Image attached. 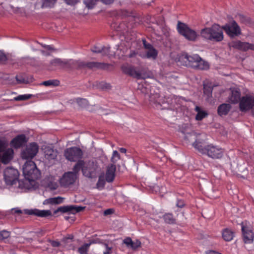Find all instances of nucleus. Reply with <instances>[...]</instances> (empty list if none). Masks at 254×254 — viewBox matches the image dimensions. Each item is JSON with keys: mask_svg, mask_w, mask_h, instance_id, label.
Wrapping results in <instances>:
<instances>
[{"mask_svg": "<svg viewBox=\"0 0 254 254\" xmlns=\"http://www.w3.org/2000/svg\"><path fill=\"white\" fill-rule=\"evenodd\" d=\"M80 169L84 176L92 178L96 176L99 171V167L97 162L93 161L79 160L74 165L73 170L75 172H78Z\"/></svg>", "mask_w": 254, "mask_h": 254, "instance_id": "nucleus-1", "label": "nucleus"}, {"mask_svg": "<svg viewBox=\"0 0 254 254\" xmlns=\"http://www.w3.org/2000/svg\"><path fill=\"white\" fill-rule=\"evenodd\" d=\"M200 34L205 39L216 42H220L224 38L222 28L217 24L202 29Z\"/></svg>", "mask_w": 254, "mask_h": 254, "instance_id": "nucleus-2", "label": "nucleus"}, {"mask_svg": "<svg viewBox=\"0 0 254 254\" xmlns=\"http://www.w3.org/2000/svg\"><path fill=\"white\" fill-rule=\"evenodd\" d=\"M194 148L202 154L206 155L208 157L214 159L221 158L224 154L222 148L212 144L202 147L201 145H194Z\"/></svg>", "mask_w": 254, "mask_h": 254, "instance_id": "nucleus-3", "label": "nucleus"}, {"mask_svg": "<svg viewBox=\"0 0 254 254\" xmlns=\"http://www.w3.org/2000/svg\"><path fill=\"white\" fill-rule=\"evenodd\" d=\"M23 173L25 178L28 179H37L40 176L39 171L35 163L32 161H28L23 167Z\"/></svg>", "mask_w": 254, "mask_h": 254, "instance_id": "nucleus-4", "label": "nucleus"}, {"mask_svg": "<svg viewBox=\"0 0 254 254\" xmlns=\"http://www.w3.org/2000/svg\"><path fill=\"white\" fill-rule=\"evenodd\" d=\"M177 29L179 32L190 41H194L197 38V34L193 30L190 28L184 23L179 22Z\"/></svg>", "mask_w": 254, "mask_h": 254, "instance_id": "nucleus-5", "label": "nucleus"}, {"mask_svg": "<svg viewBox=\"0 0 254 254\" xmlns=\"http://www.w3.org/2000/svg\"><path fill=\"white\" fill-rule=\"evenodd\" d=\"M241 225L245 243L247 244L252 243L254 239V234L252 231V227L251 223L245 221L243 222Z\"/></svg>", "mask_w": 254, "mask_h": 254, "instance_id": "nucleus-6", "label": "nucleus"}, {"mask_svg": "<svg viewBox=\"0 0 254 254\" xmlns=\"http://www.w3.org/2000/svg\"><path fill=\"white\" fill-rule=\"evenodd\" d=\"M39 146L36 143H30L22 151L21 157L24 159H31L37 154Z\"/></svg>", "mask_w": 254, "mask_h": 254, "instance_id": "nucleus-7", "label": "nucleus"}, {"mask_svg": "<svg viewBox=\"0 0 254 254\" xmlns=\"http://www.w3.org/2000/svg\"><path fill=\"white\" fill-rule=\"evenodd\" d=\"M19 173L17 170L7 168L4 171V178L7 185H12L17 181Z\"/></svg>", "mask_w": 254, "mask_h": 254, "instance_id": "nucleus-8", "label": "nucleus"}, {"mask_svg": "<svg viewBox=\"0 0 254 254\" xmlns=\"http://www.w3.org/2000/svg\"><path fill=\"white\" fill-rule=\"evenodd\" d=\"M82 151L78 147H71L64 151V156L70 161H75L82 156Z\"/></svg>", "mask_w": 254, "mask_h": 254, "instance_id": "nucleus-9", "label": "nucleus"}, {"mask_svg": "<svg viewBox=\"0 0 254 254\" xmlns=\"http://www.w3.org/2000/svg\"><path fill=\"white\" fill-rule=\"evenodd\" d=\"M77 173L73 170V172H67L64 173L60 179L61 185L66 187L74 184L77 179Z\"/></svg>", "mask_w": 254, "mask_h": 254, "instance_id": "nucleus-10", "label": "nucleus"}, {"mask_svg": "<svg viewBox=\"0 0 254 254\" xmlns=\"http://www.w3.org/2000/svg\"><path fill=\"white\" fill-rule=\"evenodd\" d=\"M185 139L189 140L190 142H194L192 143L193 146L194 147V145L198 144L201 145L202 147L203 144L206 139V135L204 134H196L194 132L191 133H188L185 135Z\"/></svg>", "mask_w": 254, "mask_h": 254, "instance_id": "nucleus-11", "label": "nucleus"}, {"mask_svg": "<svg viewBox=\"0 0 254 254\" xmlns=\"http://www.w3.org/2000/svg\"><path fill=\"white\" fill-rule=\"evenodd\" d=\"M254 105V97L251 95H246L241 98L239 103L240 110L247 112L253 108Z\"/></svg>", "mask_w": 254, "mask_h": 254, "instance_id": "nucleus-12", "label": "nucleus"}, {"mask_svg": "<svg viewBox=\"0 0 254 254\" xmlns=\"http://www.w3.org/2000/svg\"><path fill=\"white\" fill-rule=\"evenodd\" d=\"M229 46L231 48L243 51H247L249 50L254 51V44L248 42H243L239 40L233 41L230 42Z\"/></svg>", "mask_w": 254, "mask_h": 254, "instance_id": "nucleus-13", "label": "nucleus"}, {"mask_svg": "<svg viewBox=\"0 0 254 254\" xmlns=\"http://www.w3.org/2000/svg\"><path fill=\"white\" fill-rule=\"evenodd\" d=\"M222 28L231 37L238 36L241 33L240 28L235 21L231 24L224 26Z\"/></svg>", "mask_w": 254, "mask_h": 254, "instance_id": "nucleus-14", "label": "nucleus"}, {"mask_svg": "<svg viewBox=\"0 0 254 254\" xmlns=\"http://www.w3.org/2000/svg\"><path fill=\"white\" fill-rule=\"evenodd\" d=\"M106 64L104 63L88 62L85 63L80 60H76V69H81L84 68H104Z\"/></svg>", "mask_w": 254, "mask_h": 254, "instance_id": "nucleus-15", "label": "nucleus"}, {"mask_svg": "<svg viewBox=\"0 0 254 254\" xmlns=\"http://www.w3.org/2000/svg\"><path fill=\"white\" fill-rule=\"evenodd\" d=\"M85 207L77 206L76 205H66L59 207L57 209L55 210L54 212V214H57L59 212L62 213L70 212L72 214L80 212L84 210Z\"/></svg>", "mask_w": 254, "mask_h": 254, "instance_id": "nucleus-16", "label": "nucleus"}, {"mask_svg": "<svg viewBox=\"0 0 254 254\" xmlns=\"http://www.w3.org/2000/svg\"><path fill=\"white\" fill-rule=\"evenodd\" d=\"M143 45L145 49L144 55H141L143 58L155 59L157 56L158 52L150 44L147 43L145 40H143Z\"/></svg>", "mask_w": 254, "mask_h": 254, "instance_id": "nucleus-17", "label": "nucleus"}, {"mask_svg": "<svg viewBox=\"0 0 254 254\" xmlns=\"http://www.w3.org/2000/svg\"><path fill=\"white\" fill-rule=\"evenodd\" d=\"M24 213L28 215H34L39 217H44L52 215L49 210H40L38 209H24Z\"/></svg>", "mask_w": 254, "mask_h": 254, "instance_id": "nucleus-18", "label": "nucleus"}, {"mask_svg": "<svg viewBox=\"0 0 254 254\" xmlns=\"http://www.w3.org/2000/svg\"><path fill=\"white\" fill-rule=\"evenodd\" d=\"M35 179H28L25 178L23 180L18 181V187L22 190H31L35 185Z\"/></svg>", "mask_w": 254, "mask_h": 254, "instance_id": "nucleus-19", "label": "nucleus"}, {"mask_svg": "<svg viewBox=\"0 0 254 254\" xmlns=\"http://www.w3.org/2000/svg\"><path fill=\"white\" fill-rule=\"evenodd\" d=\"M26 142V137L24 134L17 135L10 142L12 147L18 148Z\"/></svg>", "mask_w": 254, "mask_h": 254, "instance_id": "nucleus-20", "label": "nucleus"}, {"mask_svg": "<svg viewBox=\"0 0 254 254\" xmlns=\"http://www.w3.org/2000/svg\"><path fill=\"white\" fill-rule=\"evenodd\" d=\"M116 170V167L114 164H111L107 167L105 175L107 182H112L113 181L115 176Z\"/></svg>", "mask_w": 254, "mask_h": 254, "instance_id": "nucleus-21", "label": "nucleus"}, {"mask_svg": "<svg viewBox=\"0 0 254 254\" xmlns=\"http://www.w3.org/2000/svg\"><path fill=\"white\" fill-rule=\"evenodd\" d=\"M241 98L240 91L238 89H233L229 97V101L231 103L237 104L240 103Z\"/></svg>", "mask_w": 254, "mask_h": 254, "instance_id": "nucleus-22", "label": "nucleus"}, {"mask_svg": "<svg viewBox=\"0 0 254 254\" xmlns=\"http://www.w3.org/2000/svg\"><path fill=\"white\" fill-rule=\"evenodd\" d=\"M123 71L126 74H129L130 76L136 78H139L140 74L139 72L137 71L135 68L128 65H124L122 67Z\"/></svg>", "mask_w": 254, "mask_h": 254, "instance_id": "nucleus-23", "label": "nucleus"}, {"mask_svg": "<svg viewBox=\"0 0 254 254\" xmlns=\"http://www.w3.org/2000/svg\"><path fill=\"white\" fill-rule=\"evenodd\" d=\"M124 243L126 244L127 247L130 248L133 250L137 249L141 246V242L139 240H136L133 241L130 238H127L125 239L124 240Z\"/></svg>", "mask_w": 254, "mask_h": 254, "instance_id": "nucleus-24", "label": "nucleus"}, {"mask_svg": "<svg viewBox=\"0 0 254 254\" xmlns=\"http://www.w3.org/2000/svg\"><path fill=\"white\" fill-rule=\"evenodd\" d=\"M45 157L50 160L54 159L57 157V152L49 146L45 147L44 149Z\"/></svg>", "mask_w": 254, "mask_h": 254, "instance_id": "nucleus-25", "label": "nucleus"}, {"mask_svg": "<svg viewBox=\"0 0 254 254\" xmlns=\"http://www.w3.org/2000/svg\"><path fill=\"white\" fill-rule=\"evenodd\" d=\"M231 106L229 104H223L218 108V113L219 115H225L229 112Z\"/></svg>", "mask_w": 254, "mask_h": 254, "instance_id": "nucleus-26", "label": "nucleus"}, {"mask_svg": "<svg viewBox=\"0 0 254 254\" xmlns=\"http://www.w3.org/2000/svg\"><path fill=\"white\" fill-rule=\"evenodd\" d=\"M64 198L60 196L50 198L45 200L43 202L44 204H60L63 201Z\"/></svg>", "mask_w": 254, "mask_h": 254, "instance_id": "nucleus-27", "label": "nucleus"}, {"mask_svg": "<svg viewBox=\"0 0 254 254\" xmlns=\"http://www.w3.org/2000/svg\"><path fill=\"white\" fill-rule=\"evenodd\" d=\"M100 243L99 242H97V240L93 241L90 242L89 243L85 244L80 247H79L78 249V252L80 254H87V252L89 249V247L92 244H95Z\"/></svg>", "mask_w": 254, "mask_h": 254, "instance_id": "nucleus-28", "label": "nucleus"}, {"mask_svg": "<svg viewBox=\"0 0 254 254\" xmlns=\"http://www.w3.org/2000/svg\"><path fill=\"white\" fill-rule=\"evenodd\" d=\"M178 62L181 65L189 66V55L186 53L182 54L179 56Z\"/></svg>", "mask_w": 254, "mask_h": 254, "instance_id": "nucleus-29", "label": "nucleus"}, {"mask_svg": "<svg viewBox=\"0 0 254 254\" xmlns=\"http://www.w3.org/2000/svg\"><path fill=\"white\" fill-rule=\"evenodd\" d=\"M209 68V64L207 62L203 61L200 57V60H198L197 64L195 65L193 68L197 69L204 70Z\"/></svg>", "mask_w": 254, "mask_h": 254, "instance_id": "nucleus-30", "label": "nucleus"}, {"mask_svg": "<svg viewBox=\"0 0 254 254\" xmlns=\"http://www.w3.org/2000/svg\"><path fill=\"white\" fill-rule=\"evenodd\" d=\"M198 60H200V57L198 55H189V66L194 68L195 65L197 64Z\"/></svg>", "mask_w": 254, "mask_h": 254, "instance_id": "nucleus-31", "label": "nucleus"}, {"mask_svg": "<svg viewBox=\"0 0 254 254\" xmlns=\"http://www.w3.org/2000/svg\"><path fill=\"white\" fill-rule=\"evenodd\" d=\"M195 111L197 113L195 116V119L197 121H201L207 115V113L205 111L202 110L198 106H196L195 107Z\"/></svg>", "mask_w": 254, "mask_h": 254, "instance_id": "nucleus-32", "label": "nucleus"}, {"mask_svg": "<svg viewBox=\"0 0 254 254\" xmlns=\"http://www.w3.org/2000/svg\"><path fill=\"white\" fill-rule=\"evenodd\" d=\"M64 68L69 69H76V60L64 59Z\"/></svg>", "mask_w": 254, "mask_h": 254, "instance_id": "nucleus-33", "label": "nucleus"}, {"mask_svg": "<svg viewBox=\"0 0 254 254\" xmlns=\"http://www.w3.org/2000/svg\"><path fill=\"white\" fill-rule=\"evenodd\" d=\"M50 65L52 66H60L64 68V59L62 60L61 59H54L51 61Z\"/></svg>", "mask_w": 254, "mask_h": 254, "instance_id": "nucleus-34", "label": "nucleus"}, {"mask_svg": "<svg viewBox=\"0 0 254 254\" xmlns=\"http://www.w3.org/2000/svg\"><path fill=\"white\" fill-rule=\"evenodd\" d=\"M222 236L225 241H230L233 239L234 234L231 230L226 229L223 232Z\"/></svg>", "mask_w": 254, "mask_h": 254, "instance_id": "nucleus-35", "label": "nucleus"}, {"mask_svg": "<svg viewBox=\"0 0 254 254\" xmlns=\"http://www.w3.org/2000/svg\"><path fill=\"white\" fill-rule=\"evenodd\" d=\"M56 0H42L43 8H51L55 4Z\"/></svg>", "mask_w": 254, "mask_h": 254, "instance_id": "nucleus-36", "label": "nucleus"}, {"mask_svg": "<svg viewBox=\"0 0 254 254\" xmlns=\"http://www.w3.org/2000/svg\"><path fill=\"white\" fill-rule=\"evenodd\" d=\"M164 219L166 223L169 224H173L175 222V219L171 213L165 214L164 215Z\"/></svg>", "mask_w": 254, "mask_h": 254, "instance_id": "nucleus-37", "label": "nucleus"}, {"mask_svg": "<svg viewBox=\"0 0 254 254\" xmlns=\"http://www.w3.org/2000/svg\"><path fill=\"white\" fill-rule=\"evenodd\" d=\"M97 0H84V3L89 9L92 8L96 4Z\"/></svg>", "mask_w": 254, "mask_h": 254, "instance_id": "nucleus-38", "label": "nucleus"}, {"mask_svg": "<svg viewBox=\"0 0 254 254\" xmlns=\"http://www.w3.org/2000/svg\"><path fill=\"white\" fill-rule=\"evenodd\" d=\"M97 242H100V243H99L100 244H103V245L104 246V247L105 248V251L103 252V254H113V251H112L113 248L112 247H109L107 243H103L100 241H97Z\"/></svg>", "mask_w": 254, "mask_h": 254, "instance_id": "nucleus-39", "label": "nucleus"}, {"mask_svg": "<svg viewBox=\"0 0 254 254\" xmlns=\"http://www.w3.org/2000/svg\"><path fill=\"white\" fill-rule=\"evenodd\" d=\"M32 95L31 94H24V95H19L15 98H14V99L16 101H23V100H26L29 99H30L32 97Z\"/></svg>", "mask_w": 254, "mask_h": 254, "instance_id": "nucleus-40", "label": "nucleus"}, {"mask_svg": "<svg viewBox=\"0 0 254 254\" xmlns=\"http://www.w3.org/2000/svg\"><path fill=\"white\" fill-rule=\"evenodd\" d=\"M110 47H103V51H102V54L104 55H113L117 54L119 56H120V53L118 52V50H117L115 53H114L113 54L110 53Z\"/></svg>", "mask_w": 254, "mask_h": 254, "instance_id": "nucleus-41", "label": "nucleus"}, {"mask_svg": "<svg viewBox=\"0 0 254 254\" xmlns=\"http://www.w3.org/2000/svg\"><path fill=\"white\" fill-rule=\"evenodd\" d=\"M59 81L56 80H49L45 81L41 83V85H45L46 86H49L51 85H58Z\"/></svg>", "mask_w": 254, "mask_h": 254, "instance_id": "nucleus-42", "label": "nucleus"}, {"mask_svg": "<svg viewBox=\"0 0 254 254\" xmlns=\"http://www.w3.org/2000/svg\"><path fill=\"white\" fill-rule=\"evenodd\" d=\"M76 102L80 107H84L88 104V101L85 99L83 98H77L75 100Z\"/></svg>", "mask_w": 254, "mask_h": 254, "instance_id": "nucleus-43", "label": "nucleus"}, {"mask_svg": "<svg viewBox=\"0 0 254 254\" xmlns=\"http://www.w3.org/2000/svg\"><path fill=\"white\" fill-rule=\"evenodd\" d=\"M10 236V232L3 230L0 232V241L8 238Z\"/></svg>", "mask_w": 254, "mask_h": 254, "instance_id": "nucleus-44", "label": "nucleus"}, {"mask_svg": "<svg viewBox=\"0 0 254 254\" xmlns=\"http://www.w3.org/2000/svg\"><path fill=\"white\" fill-rule=\"evenodd\" d=\"M120 159V154L118 152L115 150L113 152V156L111 158V161L113 163H116Z\"/></svg>", "mask_w": 254, "mask_h": 254, "instance_id": "nucleus-45", "label": "nucleus"}, {"mask_svg": "<svg viewBox=\"0 0 254 254\" xmlns=\"http://www.w3.org/2000/svg\"><path fill=\"white\" fill-rule=\"evenodd\" d=\"M91 50L93 53H102L103 51V47L96 46L93 47Z\"/></svg>", "mask_w": 254, "mask_h": 254, "instance_id": "nucleus-46", "label": "nucleus"}, {"mask_svg": "<svg viewBox=\"0 0 254 254\" xmlns=\"http://www.w3.org/2000/svg\"><path fill=\"white\" fill-rule=\"evenodd\" d=\"M15 78L18 83H27L26 80L22 76H16Z\"/></svg>", "mask_w": 254, "mask_h": 254, "instance_id": "nucleus-47", "label": "nucleus"}, {"mask_svg": "<svg viewBox=\"0 0 254 254\" xmlns=\"http://www.w3.org/2000/svg\"><path fill=\"white\" fill-rule=\"evenodd\" d=\"M7 60V57L5 54L0 50V62H5Z\"/></svg>", "mask_w": 254, "mask_h": 254, "instance_id": "nucleus-48", "label": "nucleus"}, {"mask_svg": "<svg viewBox=\"0 0 254 254\" xmlns=\"http://www.w3.org/2000/svg\"><path fill=\"white\" fill-rule=\"evenodd\" d=\"M42 46L45 48L47 50L50 51V52H53L55 51L54 48L51 45H46L41 44Z\"/></svg>", "mask_w": 254, "mask_h": 254, "instance_id": "nucleus-49", "label": "nucleus"}, {"mask_svg": "<svg viewBox=\"0 0 254 254\" xmlns=\"http://www.w3.org/2000/svg\"><path fill=\"white\" fill-rule=\"evenodd\" d=\"M64 1L69 5H73L75 4L79 0H64Z\"/></svg>", "mask_w": 254, "mask_h": 254, "instance_id": "nucleus-50", "label": "nucleus"}, {"mask_svg": "<svg viewBox=\"0 0 254 254\" xmlns=\"http://www.w3.org/2000/svg\"><path fill=\"white\" fill-rule=\"evenodd\" d=\"M5 148V143L2 140H0V152H2L3 150H4Z\"/></svg>", "mask_w": 254, "mask_h": 254, "instance_id": "nucleus-51", "label": "nucleus"}, {"mask_svg": "<svg viewBox=\"0 0 254 254\" xmlns=\"http://www.w3.org/2000/svg\"><path fill=\"white\" fill-rule=\"evenodd\" d=\"M51 245L53 247H58L60 245V243L58 241H52L51 243Z\"/></svg>", "mask_w": 254, "mask_h": 254, "instance_id": "nucleus-52", "label": "nucleus"}, {"mask_svg": "<svg viewBox=\"0 0 254 254\" xmlns=\"http://www.w3.org/2000/svg\"><path fill=\"white\" fill-rule=\"evenodd\" d=\"M104 3L108 4L112 3L114 0H101Z\"/></svg>", "mask_w": 254, "mask_h": 254, "instance_id": "nucleus-53", "label": "nucleus"}, {"mask_svg": "<svg viewBox=\"0 0 254 254\" xmlns=\"http://www.w3.org/2000/svg\"><path fill=\"white\" fill-rule=\"evenodd\" d=\"M113 213V210L111 209H108L104 211V214L105 215L110 214Z\"/></svg>", "mask_w": 254, "mask_h": 254, "instance_id": "nucleus-54", "label": "nucleus"}, {"mask_svg": "<svg viewBox=\"0 0 254 254\" xmlns=\"http://www.w3.org/2000/svg\"><path fill=\"white\" fill-rule=\"evenodd\" d=\"M177 206L179 207H182L184 206V203L182 201H178Z\"/></svg>", "mask_w": 254, "mask_h": 254, "instance_id": "nucleus-55", "label": "nucleus"}, {"mask_svg": "<svg viewBox=\"0 0 254 254\" xmlns=\"http://www.w3.org/2000/svg\"><path fill=\"white\" fill-rule=\"evenodd\" d=\"M104 180L102 179L101 177H100L99 178L98 182L97 183V185H99L100 184H104Z\"/></svg>", "mask_w": 254, "mask_h": 254, "instance_id": "nucleus-56", "label": "nucleus"}, {"mask_svg": "<svg viewBox=\"0 0 254 254\" xmlns=\"http://www.w3.org/2000/svg\"><path fill=\"white\" fill-rule=\"evenodd\" d=\"M206 254H220L218 252L211 251H209V252H207Z\"/></svg>", "mask_w": 254, "mask_h": 254, "instance_id": "nucleus-57", "label": "nucleus"}, {"mask_svg": "<svg viewBox=\"0 0 254 254\" xmlns=\"http://www.w3.org/2000/svg\"><path fill=\"white\" fill-rule=\"evenodd\" d=\"M136 55V53L134 52H131L130 54L129 55V58H132L134 56H135Z\"/></svg>", "mask_w": 254, "mask_h": 254, "instance_id": "nucleus-58", "label": "nucleus"}, {"mask_svg": "<svg viewBox=\"0 0 254 254\" xmlns=\"http://www.w3.org/2000/svg\"><path fill=\"white\" fill-rule=\"evenodd\" d=\"M120 151L122 152V153H125L126 152L127 150H126V149L124 148H120Z\"/></svg>", "mask_w": 254, "mask_h": 254, "instance_id": "nucleus-59", "label": "nucleus"}, {"mask_svg": "<svg viewBox=\"0 0 254 254\" xmlns=\"http://www.w3.org/2000/svg\"><path fill=\"white\" fill-rule=\"evenodd\" d=\"M41 53L43 54V55H44L48 56V55H49V53H47V52H45V51H44L42 50V51H41Z\"/></svg>", "mask_w": 254, "mask_h": 254, "instance_id": "nucleus-60", "label": "nucleus"}, {"mask_svg": "<svg viewBox=\"0 0 254 254\" xmlns=\"http://www.w3.org/2000/svg\"><path fill=\"white\" fill-rule=\"evenodd\" d=\"M15 212L17 213H21V211L19 209H16L15 210Z\"/></svg>", "mask_w": 254, "mask_h": 254, "instance_id": "nucleus-61", "label": "nucleus"}, {"mask_svg": "<svg viewBox=\"0 0 254 254\" xmlns=\"http://www.w3.org/2000/svg\"><path fill=\"white\" fill-rule=\"evenodd\" d=\"M251 110H252V113L253 115L254 116V106L253 107V108H252Z\"/></svg>", "mask_w": 254, "mask_h": 254, "instance_id": "nucleus-62", "label": "nucleus"}, {"mask_svg": "<svg viewBox=\"0 0 254 254\" xmlns=\"http://www.w3.org/2000/svg\"><path fill=\"white\" fill-rule=\"evenodd\" d=\"M39 234L40 235L42 236L43 234V231L42 230H41V231H40L39 232Z\"/></svg>", "mask_w": 254, "mask_h": 254, "instance_id": "nucleus-63", "label": "nucleus"}, {"mask_svg": "<svg viewBox=\"0 0 254 254\" xmlns=\"http://www.w3.org/2000/svg\"><path fill=\"white\" fill-rule=\"evenodd\" d=\"M150 100H151V101H153V97H152V96H151V97H150Z\"/></svg>", "mask_w": 254, "mask_h": 254, "instance_id": "nucleus-64", "label": "nucleus"}]
</instances>
